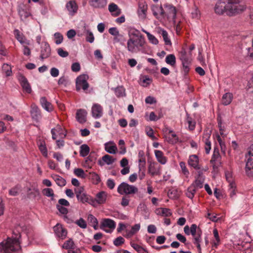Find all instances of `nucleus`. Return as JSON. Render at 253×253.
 <instances>
[{"mask_svg":"<svg viewBox=\"0 0 253 253\" xmlns=\"http://www.w3.org/2000/svg\"><path fill=\"white\" fill-rule=\"evenodd\" d=\"M196 191L194 189L193 186H190L187 189L185 194L187 197L190 199H192L196 193Z\"/></svg>","mask_w":253,"mask_h":253,"instance_id":"44","label":"nucleus"},{"mask_svg":"<svg viewBox=\"0 0 253 253\" xmlns=\"http://www.w3.org/2000/svg\"><path fill=\"white\" fill-rule=\"evenodd\" d=\"M88 77L85 75H82L76 79V90L79 91L81 89L86 90L89 87V84L87 82Z\"/></svg>","mask_w":253,"mask_h":253,"instance_id":"8","label":"nucleus"},{"mask_svg":"<svg viewBox=\"0 0 253 253\" xmlns=\"http://www.w3.org/2000/svg\"><path fill=\"white\" fill-rule=\"evenodd\" d=\"M130 245L137 252V253H149L146 249L144 248L136 243L131 242L130 243Z\"/></svg>","mask_w":253,"mask_h":253,"instance_id":"33","label":"nucleus"},{"mask_svg":"<svg viewBox=\"0 0 253 253\" xmlns=\"http://www.w3.org/2000/svg\"><path fill=\"white\" fill-rule=\"evenodd\" d=\"M31 114L32 118L36 121H38L41 118V111L35 105L32 107Z\"/></svg>","mask_w":253,"mask_h":253,"instance_id":"25","label":"nucleus"},{"mask_svg":"<svg viewBox=\"0 0 253 253\" xmlns=\"http://www.w3.org/2000/svg\"><path fill=\"white\" fill-rule=\"evenodd\" d=\"M63 248L67 250L75 249L76 248V245L72 239H69L65 242L63 245Z\"/></svg>","mask_w":253,"mask_h":253,"instance_id":"38","label":"nucleus"},{"mask_svg":"<svg viewBox=\"0 0 253 253\" xmlns=\"http://www.w3.org/2000/svg\"><path fill=\"white\" fill-rule=\"evenodd\" d=\"M137 187L126 182L121 183L118 188V192L121 195H133L138 192Z\"/></svg>","mask_w":253,"mask_h":253,"instance_id":"4","label":"nucleus"},{"mask_svg":"<svg viewBox=\"0 0 253 253\" xmlns=\"http://www.w3.org/2000/svg\"><path fill=\"white\" fill-rule=\"evenodd\" d=\"M21 235L18 231H13L12 237H8L0 243V249L4 253H17L21 250L19 238Z\"/></svg>","mask_w":253,"mask_h":253,"instance_id":"1","label":"nucleus"},{"mask_svg":"<svg viewBox=\"0 0 253 253\" xmlns=\"http://www.w3.org/2000/svg\"><path fill=\"white\" fill-rule=\"evenodd\" d=\"M19 14L22 20L26 19L30 15V13L29 12L24 9L19 10Z\"/></svg>","mask_w":253,"mask_h":253,"instance_id":"56","label":"nucleus"},{"mask_svg":"<svg viewBox=\"0 0 253 253\" xmlns=\"http://www.w3.org/2000/svg\"><path fill=\"white\" fill-rule=\"evenodd\" d=\"M14 34L16 39L23 45L30 44L29 41L26 40L24 35L18 29H15L14 31Z\"/></svg>","mask_w":253,"mask_h":253,"instance_id":"20","label":"nucleus"},{"mask_svg":"<svg viewBox=\"0 0 253 253\" xmlns=\"http://www.w3.org/2000/svg\"><path fill=\"white\" fill-rule=\"evenodd\" d=\"M96 159L95 154L91 153L86 158L84 164V167L87 169H91L93 164L95 163Z\"/></svg>","mask_w":253,"mask_h":253,"instance_id":"18","label":"nucleus"},{"mask_svg":"<svg viewBox=\"0 0 253 253\" xmlns=\"http://www.w3.org/2000/svg\"><path fill=\"white\" fill-rule=\"evenodd\" d=\"M188 164L195 169H201L199 165L198 157L196 155H192L189 156Z\"/></svg>","mask_w":253,"mask_h":253,"instance_id":"19","label":"nucleus"},{"mask_svg":"<svg viewBox=\"0 0 253 253\" xmlns=\"http://www.w3.org/2000/svg\"><path fill=\"white\" fill-rule=\"evenodd\" d=\"M179 165H180V167L181 169V170H182V173L185 175H188L189 174V171L188 170V169H187L186 167V164L184 162H181L179 164Z\"/></svg>","mask_w":253,"mask_h":253,"instance_id":"59","label":"nucleus"},{"mask_svg":"<svg viewBox=\"0 0 253 253\" xmlns=\"http://www.w3.org/2000/svg\"><path fill=\"white\" fill-rule=\"evenodd\" d=\"M102 160L107 165L112 164L116 160L112 156L109 155H105L102 157Z\"/></svg>","mask_w":253,"mask_h":253,"instance_id":"48","label":"nucleus"},{"mask_svg":"<svg viewBox=\"0 0 253 253\" xmlns=\"http://www.w3.org/2000/svg\"><path fill=\"white\" fill-rule=\"evenodd\" d=\"M125 242V239L121 236L117 237L115 240L114 241V244L116 246H119L121 245L122 244H124Z\"/></svg>","mask_w":253,"mask_h":253,"instance_id":"62","label":"nucleus"},{"mask_svg":"<svg viewBox=\"0 0 253 253\" xmlns=\"http://www.w3.org/2000/svg\"><path fill=\"white\" fill-rule=\"evenodd\" d=\"M245 171L248 176L253 177V144L251 146L248 151Z\"/></svg>","mask_w":253,"mask_h":253,"instance_id":"7","label":"nucleus"},{"mask_svg":"<svg viewBox=\"0 0 253 253\" xmlns=\"http://www.w3.org/2000/svg\"><path fill=\"white\" fill-rule=\"evenodd\" d=\"M221 159V157L219 154L218 149L214 148L211 159L210 161L211 164L212 165L214 169L217 168L220 164Z\"/></svg>","mask_w":253,"mask_h":253,"instance_id":"11","label":"nucleus"},{"mask_svg":"<svg viewBox=\"0 0 253 253\" xmlns=\"http://www.w3.org/2000/svg\"><path fill=\"white\" fill-rule=\"evenodd\" d=\"M53 230L56 236L61 239H64L67 236V230L63 228L62 225L59 223H57L54 226Z\"/></svg>","mask_w":253,"mask_h":253,"instance_id":"12","label":"nucleus"},{"mask_svg":"<svg viewBox=\"0 0 253 253\" xmlns=\"http://www.w3.org/2000/svg\"><path fill=\"white\" fill-rule=\"evenodd\" d=\"M56 184L61 187L64 186L66 185V181L65 179L62 178L61 176H57L56 179H55Z\"/></svg>","mask_w":253,"mask_h":253,"instance_id":"50","label":"nucleus"},{"mask_svg":"<svg viewBox=\"0 0 253 253\" xmlns=\"http://www.w3.org/2000/svg\"><path fill=\"white\" fill-rule=\"evenodd\" d=\"M92 116L95 118H101L103 115V108L98 104H94L91 109Z\"/></svg>","mask_w":253,"mask_h":253,"instance_id":"14","label":"nucleus"},{"mask_svg":"<svg viewBox=\"0 0 253 253\" xmlns=\"http://www.w3.org/2000/svg\"><path fill=\"white\" fill-rule=\"evenodd\" d=\"M105 149L109 153L115 154L117 151L116 145L112 143H106L105 144Z\"/></svg>","mask_w":253,"mask_h":253,"instance_id":"30","label":"nucleus"},{"mask_svg":"<svg viewBox=\"0 0 253 253\" xmlns=\"http://www.w3.org/2000/svg\"><path fill=\"white\" fill-rule=\"evenodd\" d=\"M204 180L199 178V177L197 178L194 182L191 185V186H193L194 189L197 191L199 189H201L203 186Z\"/></svg>","mask_w":253,"mask_h":253,"instance_id":"37","label":"nucleus"},{"mask_svg":"<svg viewBox=\"0 0 253 253\" xmlns=\"http://www.w3.org/2000/svg\"><path fill=\"white\" fill-rule=\"evenodd\" d=\"M128 36H129V38L130 37H134V38H138L140 37H143V36L140 33V32L138 30L135 29H130L129 30Z\"/></svg>","mask_w":253,"mask_h":253,"instance_id":"42","label":"nucleus"},{"mask_svg":"<svg viewBox=\"0 0 253 253\" xmlns=\"http://www.w3.org/2000/svg\"><path fill=\"white\" fill-rule=\"evenodd\" d=\"M75 193L78 200L83 203L90 204L91 202H93L90 197L85 193L84 187H76L75 188Z\"/></svg>","mask_w":253,"mask_h":253,"instance_id":"6","label":"nucleus"},{"mask_svg":"<svg viewBox=\"0 0 253 253\" xmlns=\"http://www.w3.org/2000/svg\"><path fill=\"white\" fill-rule=\"evenodd\" d=\"M227 15L233 16L243 12L247 7L243 0H227Z\"/></svg>","mask_w":253,"mask_h":253,"instance_id":"3","label":"nucleus"},{"mask_svg":"<svg viewBox=\"0 0 253 253\" xmlns=\"http://www.w3.org/2000/svg\"><path fill=\"white\" fill-rule=\"evenodd\" d=\"M51 49L49 44L44 42L41 47L40 57L42 59H45L50 55Z\"/></svg>","mask_w":253,"mask_h":253,"instance_id":"15","label":"nucleus"},{"mask_svg":"<svg viewBox=\"0 0 253 253\" xmlns=\"http://www.w3.org/2000/svg\"><path fill=\"white\" fill-rule=\"evenodd\" d=\"M90 148L86 144H83L80 146V154L82 157L86 156L89 153Z\"/></svg>","mask_w":253,"mask_h":253,"instance_id":"34","label":"nucleus"},{"mask_svg":"<svg viewBox=\"0 0 253 253\" xmlns=\"http://www.w3.org/2000/svg\"><path fill=\"white\" fill-rule=\"evenodd\" d=\"M75 223L82 228H86L87 226L85 221L82 218L77 220Z\"/></svg>","mask_w":253,"mask_h":253,"instance_id":"57","label":"nucleus"},{"mask_svg":"<svg viewBox=\"0 0 253 253\" xmlns=\"http://www.w3.org/2000/svg\"><path fill=\"white\" fill-rule=\"evenodd\" d=\"M87 112L84 109H79L76 113V119L81 124H84L86 121Z\"/></svg>","mask_w":253,"mask_h":253,"instance_id":"17","label":"nucleus"},{"mask_svg":"<svg viewBox=\"0 0 253 253\" xmlns=\"http://www.w3.org/2000/svg\"><path fill=\"white\" fill-rule=\"evenodd\" d=\"M201 231V229L199 227H198L196 224H192L191 225L190 234H191L192 236L198 233V231Z\"/></svg>","mask_w":253,"mask_h":253,"instance_id":"51","label":"nucleus"},{"mask_svg":"<svg viewBox=\"0 0 253 253\" xmlns=\"http://www.w3.org/2000/svg\"><path fill=\"white\" fill-rule=\"evenodd\" d=\"M147 10V5L145 2H141L139 3L138 13L139 16L145 18L146 15Z\"/></svg>","mask_w":253,"mask_h":253,"instance_id":"23","label":"nucleus"},{"mask_svg":"<svg viewBox=\"0 0 253 253\" xmlns=\"http://www.w3.org/2000/svg\"><path fill=\"white\" fill-rule=\"evenodd\" d=\"M38 145L39 147V149L40 150L42 154V155L44 157H47V150L46 147L45 143L44 141L39 140L38 142Z\"/></svg>","mask_w":253,"mask_h":253,"instance_id":"27","label":"nucleus"},{"mask_svg":"<svg viewBox=\"0 0 253 253\" xmlns=\"http://www.w3.org/2000/svg\"><path fill=\"white\" fill-rule=\"evenodd\" d=\"M143 31L146 34L147 38L151 43L154 44H157L158 43V40L156 38V37L154 36L144 30H143Z\"/></svg>","mask_w":253,"mask_h":253,"instance_id":"49","label":"nucleus"},{"mask_svg":"<svg viewBox=\"0 0 253 253\" xmlns=\"http://www.w3.org/2000/svg\"><path fill=\"white\" fill-rule=\"evenodd\" d=\"M39 194L40 192L38 189L35 188L33 189L30 188L28 189L27 195L30 198H35Z\"/></svg>","mask_w":253,"mask_h":253,"instance_id":"41","label":"nucleus"},{"mask_svg":"<svg viewBox=\"0 0 253 253\" xmlns=\"http://www.w3.org/2000/svg\"><path fill=\"white\" fill-rule=\"evenodd\" d=\"M232 99V95L230 93H226L222 96V103L224 105H228L231 102Z\"/></svg>","mask_w":253,"mask_h":253,"instance_id":"36","label":"nucleus"},{"mask_svg":"<svg viewBox=\"0 0 253 253\" xmlns=\"http://www.w3.org/2000/svg\"><path fill=\"white\" fill-rule=\"evenodd\" d=\"M90 6L94 8H103L107 4V0H89Z\"/></svg>","mask_w":253,"mask_h":253,"instance_id":"21","label":"nucleus"},{"mask_svg":"<svg viewBox=\"0 0 253 253\" xmlns=\"http://www.w3.org/2000/svg\"><path fill=\"white\" fill-rule=\"evenodd\" d=\"M147 135L150 137L152 140H156L157 138L154 135L153 129L151 127L146 128Z\"/></svg>","mask_w":253,"mask_h":253,"instance_id":"61","label":"nucleus"},{"mask_svg":"<svg viewBox=\"0 0 253 253\" xmlns=\"http://www.w3.org/2000/svg\"><path fill=\"white\" fill-rule=\"evenodd\" d=\"M90 178L96 183L98 184L100 181L99 176L94 172H90L89 173Z\"/></svg>","mask_w":253,"mask_h":253,"instance_id":"53","label":"nucleus"},{"mask_svg":"<svg viewBox=\"0 0 253 253\" xmlns=\"http://www.w3.org/2000/svg\"><path fill=\"white\" fill-rule=\"evenodd\" d=\"M42 192L44 195L48 197H53L54 195L53 190L51 188H45Z\"/></svg>","mask_w":253,"mask_h":253,"instance_id":"55","label":"nucleus"},{"mask_svg":"<svg viewBox=\"0 0 253 253\" xmlns=\"http://www.w3.org/2000/svg\"><path fill=\"white\" fill-rule=\"evenodd\" d=\"M179 56L180 60L182 62L183 71L185 74H187L189 71L191 55H190L189 53H187L184 49H182L179 52Z\"/></svg>","mask_w":253,"mask_h":253,"instance_id":"5","label":"nucleus"},{"mask_svg":"<svg viewBox=\"0 0 253 253\" xmlns=\"http://www.w3.org/2000/svg\"><path fill=\"white\" fill-rule=\"evenodd\" d=\"M21 191V187L19 185H16L9 190V194L12 196H16Z\"/></svg>","mask_w":253,"mask_h":253,"instance_id":"39","label":"nucleus"},{"mask_svg":"<svg viewBox=\"0 0 253 253\" xmlns=\"http://www.w3.org/2000/svg\"><path fill=\"white\" fill-rule=\"evenodd\" d=\"M148 172L152 176L159 174V170L155 167V163L151 162L150 163L148 169Z\"/></svg>","mask_w":253,"mask_h":253,"instance_id":"32","label":"nucleus"},{"mask_svg":"<svg viewBox=\"0 0 253 253\" xmlns=\"http://www.w3.org/2000/svg\"><path fill=\"white\" fill-rule=\"evenodd\" d=\"M152 10L153 14L155 16H157L158 15V12H159L162 16H165V11L162 6L159 7L157 6H153L152 7Z\"/></svg>","mask_w":253,"mask_h":253,"instance_id":"40","label":"nucleus"},{"mask_svg":"<svg viewBox=\"0 0 253 253\" xmlns=\"http://www.w3.org/2000/svg\"><path fill=\"white\" fill-rule=\"evenodd\" d=\"M87 221L89 224L92 226L95 229L98 228V221L93 215L90 214L87 216Z\"/></svg>","mask_w":253,"mask_h":253,"instance_id":"31","label":"nucleus"},{"mask_svg":"<svg viewBox=\"0 0 253 253\" xmlns=\"http://www.w3.org/2000/svg\"><path fill=\"white\" fill-rule=\"evenodd\" d=\"M54 38L55 39V42L57 44H60L63 41V36L60 33H58V32L55 33L54 34Z\"/></svg>","mask_w":253,"mask_h":253,"instance_id":"52","label":"nucleus"},{"mask_svg":"<svg viewBox=\"0 0 253 253\" xmlns=\"http://www.w3.org/2000/svg\"><path fill=\"white\" fill-rule=\"evenodd\" d=\"M227 0H218L216 2L214 10L216 13L222 14L224 12L227 14Z\"/></svg>","mask_w":253,"mask_h":253,"instance_id":"9","label":"nucleus"},{"mask_svg":"<svg viewBox=\"0 0 253 253\" xmlns=\"http://www.w3.org/2000/svg\"><path fill=\"white\" fill-rule=\"evenodd\" d=\"M66 7L69 12V15L74 16L78 9V6L74 0H70L66 4Z\"/></svg>","mask_w":253,"mask_h":253,"instance_id":"13","label":"nucleus"},{"mask_svg":"<svg viewBox=\"0 0 253 253\" xmlns=\"http://www.w3.org/2000/svg\"><path fill=\"white\" fill-rule=\"evenodd\" d=\"M40 103L42 106L47 111L50 112L52 110V104L47 101L45 97H42L40 98Z\"/></svg>","mask_w":253,"mask_h":253,"instance_id":"24","label":"nucleus"},{"mask_svg":"<svg viewBox=\"0 0 253 253\" xmlns=\"http://www.w3.org/2000/svg\"><path fill=\"white\" fill-rule=\"evenodd\" d=\"M166 62L171 66H174L176 63V58L174 54L168 55L165 59Z\"/></svg>","mask_w":253,"mask_h":253,"instance_id":"35","label":"nucleus"},{"mask_svg":"<svg viewBox=\"0 0 253 253\" xmlns=\"http://www.w3.org/2000/svg\"><path fill=\"white\" fill-rule=\"evenodd\" d=\"M74 172L75 174L78 177H81L82 178L84 177V172L82 169H74Z\"/></svg>","mask_w":253,"mask_h":253,"instance_id":"63","label":"nucleus"},{"mask_svg":"<svg viewBox=\"0 0 253 253\" xmlns=\"http://www.w3.org/2000/svg\"><path fill=\"white\" fill-rule=\"evenodd\" d=\"M229 196L231 198H233L236 195V185L233 182H231L229 184V188L228 191Z\"/></svg>","mask_w":253,"mask_h":253,"instance_id":"45","label":"nucleus"},{"mask_svg":"<svg viewBox=\"0 0 253 253\" xmlns=\"http://www.w3.org/2000/svg\"><path fill=\"white\" fill-rule=\"evenodd\" d=\"M115 94L118 97H124L126 96L125 89L122 86H118L115 89Z\"/></svg>","mask_w":253,"mask_h":253,"instance_id":"43","label":"nucleus"},{"mask_svg":"<svg viewBox=\"0 0 253 253\" xmlns=\"http://www.w3.org/2000/svg\"><path fill=\"white\" fill-rule=\"evenodd\" d=\"M2 70L3 73L6 74V76H10L12 75V71L11 66L8 64H3L2 66Z\"/></svg>","mask_w":253,"mask_h":253,"instance_id":"46","label":"nucleus"},{"mask_svg":"<svg viewBox=\"0 0 253 253\" xmlns=\"http://www.w3.org/2000/svg\"><path fill=\"white\" fill-rule=\"evenodd\" d=\"M202 234V230L198 231V233L194 235V236H193V242H202V237H201Z\"/></svg>","mask_w":253,"mask_h":253,"instance_id":"60","label":"nucleus"},{"mask_svg":"<svg viewBox=\"0 0 253 253\" xmlns=\"http://www.w3.org/2000/svg\"><path fill=\"white\" fill-rule=\"evenodd\" d=\"M158 33L163 37L166 44L171 45V41L168 37V32L166 30L162 29H159Z\"/></svg>","mask_w":253,"mask_h":253,"instance_id":"29","label":"nucleus"},{"mask_svg":"<svg viewBox=\"0 0 253 253\" xmlns=\"http://www.w3.org/2000/svg\"><path fill=\"white\" fill-rule=\"evenodd\" d=\"M86 41L90 43H92L94 41V37L93 33L88 30L87 31Z\"/></svg>","mask_w":253,"mask_h":253,"instance_id":"58","label":"nucleus"},{"mask_svg":"<svg viewBox=\"0 0 253 253\" xmlns=\"http://www.w3.org/2000/svg\"><path fill=\"white\" fill-rule=\"evenodd\" d=\"M191 16L193 18L196 19H198L200 16V11L195 5L191 12Z\"/></svg>","mask_w":253,"mask_h":253,"instance_id":"54","label":"nucleus"},{"mask_svg":"<svg viewBox=\"0 0 253 253\" xmlns=\"http://www.w3.org/2000/svg\"><path fill=\"white\" fill-rule=\"evenodd\" d=\"M107 198V193L104 191H101L96 194L95 201L99 204L105 203Z\"/></svg>","mask_w":253,"mask_h":253,"instance_id":"26","label":"nucleus"},{"mask_svg":"<svg viewBox=\"0 0 253 253\" xmlns=\"http://www.w3.org/2000/svg\"><path fill=\"white\" fill-rule=\"evenodd\" d=\"M205 144L206 153L209 154L211 149V142L208 138L206 139Z\"/></svg>","mask_w":253,"mask_h":253,"instance_id":"64","label":"nucleus"},{"mask_svg":"<svg viewBox=\"0 0 253 253\" xmlns=\"http://www.w3.org/2000/svg\"><path fill=\"white\" fill-rule=\"evenodd\" d=\"M145 40L144 37H140L138 38L130 37L127 42V48L128 51L131 53H137L145 51Z\"/></svg>","mask_w":253,"mask_h":253,"instance_id":"2","label":"nucleus"},{"mask_svg":"<svg viewBox=\"0 0 253 253\" xmlns=\"http://www.w3.org/2000/svg\"><path fill=\"white\" fill-rule=\"evenodd\" d=\"M155 156L158 161L162 164H165L167 162V159L164 156L163 152L160 150H155Z\"/></svg>","mask_w":253,"mask_h":253,"instance_id":"28","label":"nucleus"},{"mask_svg":"<svg viewBox=\"0 0 253 253\" xmlns=\"http://www.w3.org/2000/svg\"><path fill=\"white\" fill-rule=\"evenodd\" d=\"M166 12L165 15H167L169 18L174 20L176 17V9L174 6L171 4H167L165 6Z\"/></svg>","mask_w":253,"mask_h":253,"instance_id":"16","label":"nucleus"},{"mask_svg":"<svg viewBox=\"0 0 253 253\" xmlns=\"http://www.w3.org/2000/svg\"><path fill=\"white\" fill-rule=\"evenodd\" d=\"M104 227H108L109 229H104L107 233H111L116 227L115 222L109 218H105L101 222L100 228L103 229Z\"/></svg>","mask_w":253,"mask_h":253,"instance_id":"10","label":"nucleus"},{"mask_svg":"<svg viewBox=\"0 0 253 253\" xmlns=\"http://www.w3.org/2000/svg\"><path fill=\"white\" fill-rule=\"evenodd\" d=\"M108 8L111 12H116V16L120 15L121 13V10L119 9L118 5L114 3L110 4Z\"/></svg>","mask_w":253,"mask_h":253,"instance_id":"47","label":"nucleus"},{"mask_svg":"<svg viewBox=\"0 0 253 253\" xmlns=\"http://www.w3.org/2000/svg\"><path fill=\"white\" fill-rule=\"evenodd\" d=\"M21 85L22 86L23 90L28 93H30L32 92L31 85L28 82L27 79L24 76H22L21 79Z\"/></svg>","mask_w":253,"mask_h":253,"instance_id":"22","label":"nucleus"}]
</instances>
